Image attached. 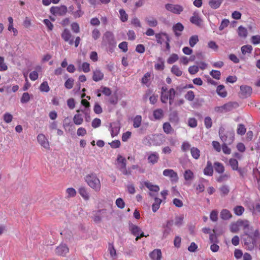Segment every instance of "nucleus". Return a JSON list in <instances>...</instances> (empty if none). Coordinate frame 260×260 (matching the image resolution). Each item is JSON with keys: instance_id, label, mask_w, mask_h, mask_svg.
<instances>
[{"instance_id": "nucleus-25", "label": "nucleus", "mask_w": 260, "mask_h": 260, "mask_svg": "<svg viewBox=\"0 0 260 260\" xmlns=\"http://www.w3.org/2000/svg\"><path fill=\"white\" fill-rule=\"evenodd\" d=\"M216 92L218 95L222 98H225L227 95V92L225 89L224 86L220 85L216 88Z\"/></svg>"}, {"instance_id": "nucleus-18", "label": "nucleus", "mask_w": 260, "mask_h": 260, "mask_svg": "<svg viewBox=\"0 0 260 260\" xmlns=\"http://www.w3.org/2000/svg\"><path fill=\"white\" fill-rule=\"evenodd\" d=\"M161 252L159 249H155L149 253V256L152 260H161Z\"/></svg>"}, {"instance_id": "nucleus-55", "label": "nucleus", "mask_w": 260, "mask_h": 260, "mask_svg": "<svg viewBox=\"0 0 260 260\" xmlns=\"http://www.w3.org/2000/svg\"><path fill=\"white\" fill-rule=\"evenodd\" d=\"M40 90L43 92H47L49 91L50 88L46 81L43 82L40 86Z\"/></svg>"}, {"instance_id": "nucleus-43", "label": "nucleus", "mask_w": 260, "mask_h": 260, "mask_svg": "<svg viewBox=\"0 0 260 260\" xmlns=\"http://www.w3.org/2000/svg\"><path fill=\"white\" fill-rule=\"evenodd\" d=\"M219 189L222 196H226L230 192L229 187L226 185H222Z\"/></svg>"}, {"instance_id": "nucleus-61", "label": "nucleus", "mask_w": 260, "mask_h": 260, "mask_svg": "<svg viewBox=\"0 0 260 260\" xmlns=\"http://www.w3.org/2000/svg\"><path fill=\"white\" fill-rule=\"evenodd\" d=\"M197 120L194 118H189L188 120V125L190 127H196L197 126Z\"/></svg>"}, {"instance_id": "nucleus-54", "label": "nucleus", "mask_w": 260, "mask_h": 260, "mask_svg": "<svg viewBox=\"0 0 260 260\" xmlns=\"http://www.w3.org/2000/svg\"><path fill=\"white\" fill-rule=\"evenodd\" d=\"M74 80L73 78H69L64 83V86L68 89H71L74 85Z\"/></svg>"}, {"instance_id": "nucleus-36", "label": "nucleus", "mask_w": 260, "mask_h": 260, "mask_svg": "<svg viewBox=\"0 0 260 260\" xmlns=\"http://www.w3.org/2000/svg\"><path fill=\"white\" fill-rule=\"evenodd\" d=\"M145 20L148 25L151 27H155L158 24L157 20L152 17H147Z\"/></svg>"}, {"instance_id": "nucleus-14", "label": "nucleus", "mask_w": 260, "mask_h": 260, "mask_svg": "<svg viewBox=\"0 0 260 260\" xmlns=\"http://www.w3.org/2000/svg\"><path fill=\"white\" fill-rule=\"evenodd\" d=\"M173 224V220H168L167 222L166 225H163L162 228L164 229L162 232V237L164 238H166L171 232V227Z\"/></svg>"}, {"instance_id": "nucleus-29", "label": "nucleus", "mask_w": 260, "mask_h": 260, "mask_svg": "<svg viewBox=\"0 0 260 260\" xmlns=\"http://www.w3.org/2000/svg\"><path fill=\"white\" fill-rule=\"evenodd\" d=\"M79 193L85 200H88L89 196L87 189L84 187H81L79 189Z\"/></svg>"}, {"instance_id": "nucleus-30", "label": "nucleus", "mask_w": 260, "mask_h": 260, "mask_svg": "<svg viewBox=\"0 0 260 260\" xmlns=\"http://www.w3.org/2000/svg\"><path fill=\"white\" fill-rule=\"evenodd\" d=\"M129 229L132 233L134 236L139 235L142 233L141 229L139 226L134 224L131 225L129 226Z\"/></svg>"}, {"instance_id": "nucleus-53", "label": "nucleus", "mask_w": 260, "mask_h": 260, "mask_svg": "<svg viewBox=\"0 0 260 260\" xmlns=\"http://www.w3.org/2000/svg\"><path fill=\"white\" fill-rule=\"evenodd\" d=\"M120 19L122 22H125L127 20L128 15L123 9L119 10Z\"/></svg>"}, {"instance_id": "nucleus-13", "label": "nucleus", "mask_w": 260, "mask_h": 260, "mask_svg": "<svg viewBox=\"0 0 260 260\" xmlns=\"http://www.w3.org/2000/svg\"><path fill=\"white\" fill-rule=\"evenodd\" d=\"M151 143L153 145L159 146L162 144L164 141V137L161 135H155L150 139Z\"/></svg>"}, {"instance_id": "nucleus-45", "label": "nucleus", "mask_w": 260, "mask_h": 260, "mask_svg": "<svg viewBox=\"0 0 260 260\" xmlns=\"http://www.w3.org/2000/svg\"><path fill=\"white\" fill-rule=\"evenodd\" d=\"M199 37L197 35L192 36L189 40V44L190 47H193L195 45L199 42Z\"/></svg>"}, {"instance_id": "nucleus-32", "label": "nucleus", "mask_w": 260, "mask_h": 260, "mask_svg": "<svg viewBox=\"0 0 260 260\" xmlns=\"http://www.w3.org/2000/svg\"><path fill=\"white\" fill-rule=\"evenodd\" d=\"M214 168L215 171L219 174H222L224 171V167L220 162H215L214 164Z\"/></svg>"}, {"instance_id": "nucleus-51", "label": "nucleus", "mask_w": 260, "mask_h": 260, "mask_svg": "<svg viewBox=\"0 0 260 260\" xmlns=\"http://www.w3.org/2000/svg\"><path fill=\"white\" fill-rule=\"evenodd\" d=\"M244 211V208L241 206H237L234 208L235 214L238 216L241 215Z\"/></svg>"}, {"instance_id": "nucleus-10", "label": "nucleus", "mask_w": 260, "mask_h": 260, "mask_svg": "<svg viewBox=\"0 0 260 260\" xmlns=\"http://www.w3.org/2000/svg\"><path fill=\"white\" fill-rule=\"evenodd\" d=\"M107 214V210L103 209L95 211L93 213V219L95 222H100L103 217H104Z\"/></svg>"}, {"instance_id": "nucleus-33", "label": "nucleus", "mask_w": 260, "mask_h": 260, "mask_svg": "<svg viewBox=\"0 0 260 260\" xmlns=\"http://www.w3.org/2000/svg\"><path fill=\"white\" fill-rule=\"evenodd\" d=\"M223 0H210L209 4L214 9L218 8L222 3Z\"/></svg>"}, {"instance_id": "nucleus-57", "label": "nucleus", "mask_w": 260, "mask_h": 260, "mask_svg": "<svg viewBox=\"0 0 260 260\" xmlns=\"http://www.w3.org/2000/svg\"><path fill=\"white\" fill-rule=\"evenodd\" d=\"M151 77V73H146L142 78V83L147 85Z\"/></svg>"}, {"instance_id": "nucleus-63", "label": "nucleus", "mask_w": 260, "mask_h": 260, "mask_svg": "<svg viewBox=\"0 0 260 260\" xmlns=\"http://www.w3.org/2000/svg\"><path fill=\"white\" fill-rule=\"evenodd\" d=\"M13 116L9 113H6L4 115V120L5 122L9 123L12 121Z\"/></svg>"}, {"instance_id": "nucleus-49", "label": "nucleus", "mask_w": 260, "mask_h": 260, "mask_svg": "<svg viewBox=\"0 0 260 260\" xmlns=\"http://www.w3.org/2000/svg\"><path fill=\"white\" fill-rule=\"evenodd\" d=\"M163 129L165 133L167 134L171 133L173 128L169 122H165L163 124Z\"/></svg>"}, {"instance_id": "nucleus-42", "label": "nucleus", "mask_w": 260, "mask_h": 260, "mask_svg": "<svg viewBox=\"0 0 260 260\" xmlns=\"http://www.w3.org/2000/svg\"><path fill=\"white\" fill-rule=\"evenodd\" d=\"M142 122V116L140 115H137L133 120V126L135 128H138L140 126Z\"/></svg>"}, {"instance_id": "nucleus-5", "label": "nucleus", "mask_w": 260, "mask_h": 260, "mask_svg": "<svg viewBox=\"0 0 260 260\" xmlns=\"http://www.w3.org/2000/svg\"><path fill=\"white\" fill-rule=\"evenodd\" d=\"M164 176L170 178L171 181L173 183H177L178 181L179 177L178 174L172 169H165L162 172Z\"/></svg>"}, {"instance_id": "nucleus-62", "label": "nucleus", "mask_w": 260, "mask_h": 260, "mask_svg": "<svg viewBox=\"0 0 260 260\" xmlns=\"http://www.w3.org/2000/svg\"><path fill=\"white\" fill-rule=\"evenodd\" d=\"M253 173L254 177L257 180V182L258 184L260 183V167L258 169H254L253 170Z\"/></svg>"}, {"instance_id": "nucleus-11", "label": "nucleus", "mask_w": 260, "mask_h": 260, "mask_svg": "<svg viewBox=\"0 0 260 260\" xmlns=\"http://www.w3.org/2000/svg\"><path fill=\"white\" fill-rule=\"evenodd\" d=\"M61 37L65 42H69L70 45H73L74 39L70 30L68 29H64L61 34Z\"/></svg>"}, {"instance_id": "nucleus-39", "label": "nucleus", "mask_w": 260, "mask_h": 260, "mask_svg": "<svg viewBox=\"0 0 260 260\" xmlns=\"http://www.w3.org/2000/svg\"><path fill=\"white\" fill-rule=\"evenodd\" d=\"M220 217L224 220H227L232 217V215L229 210L226 209H223L220 213Z\"/></svg>"}, {"instance_id": "nucleus-41", "label": "nucleus", "mask_w": 260, "mask_h": 260, "mask_svg": "<svg viewBox=\"0 0 260 260\" xmlns=\"http://www.w3.org/2000/svg\"><path fill=\"white\" fill-rule=\"evenodd\" d=\"M241 50L243 55H245L247 53L250 54L252 50V47L250 45H244L241 47Z\"/></svg>"}, {"instance_id": "nucleus-27", "label": "nucleus", "mask_w": 260, "mask_h": 260, "mask_svg": "<svg viewBox=\"0 0 260 260\" xmlns=\"http://www.w3.org/2000/svg\"><path fill=\"white\" fill-rule=\"evenodd\" d=\"M190 21L192 23H193L197 26H200L201 24V23H202L201 19L199 17L198 15L196 13H194L193 16L190 17Z\"/></svg>"}, {"instance_id": "nucleus-44", "label": "nucleus", "mask_w": 260, "mask_h": 260, "mask_svg": "<svg viewBox=\"0 0 260 260\" xmlns=\"http://www.w3.org/2000/svg\"><path fill=\"white\" fill-rule=\"evenodd\" d=\"M230 177V175L228 173L221 174L219 175L217 178L216 180L218 182H222L227 181Z\"/></svg>"}, {"instance_id": "nucleus-8", "label": "nucleus", "mask_w": 260, "mask_h": 260, "mask_svg": "<svg viewBox=\"0 0 260 260\" xmlns=\"http://www.w3.org/2000/svg\"><path fill=\"white\" fill-rule=\"evenodd\" d=\"M69 252V249L66 244L61 243L55 249V253L59 256H65Z\"/></svg>"}, {"instance_id": "nucleus-64", "label": "nucleus", "mask_w": 260, "mask_h": 260, "mask_svg": "<svg viewBox=\"0 0 260 260\" xmlns=\"http://www.w3.org/2000/svg\"><path fill=\"white\" fill-rule=\"evenodd\" d=\"M185 98L189 101H193L194 98V92L191 90L188 91L185 94Z\"/></svg>"}, {"instance_id": "nucleus-28", "label": "nucleus", "mask_w": 260, "mask_h": 260, "mask_svg": "<svg viewBox=\"0 0 260 260\" xmlns=\"http://www.w3.org/2000/svg\"><path fill=\"white\" fill-rule=\"evenodd\" d=\"M183 176L186 181H191L194 178V174L190 170H187L184 172Z\"/></svg>"}, {"instance_id": "nucleus-22", "label": "nucleus", "mask_w": 260, "mask_h": 260, "mask_svg": "<svg viewBox=\"0 0 260 260\" xmlns=\"http://www.w3.org/2000/svg\"><path fill=\"white\" fill-rule=\"evenodd\" d=\"M183 25L179 22L176 23L173 26V30L177 37H179L181 35V32L183 31Z\"/></svg>"}, {"instance_id": "nucleus-6", "label": "nucleus", "mask_w": 260, "mask_h": 260, "mask_svg": "<svg viewBox=\"0 0 260 260\" xmlns=\"http://www.w3.org/2000/svg\"><path fill=\"white\" fill-rule=\"evenodd\" d=\"M39 144L46 150L50 149V144L47 137L43 134H39L37 137Z\"/></svg>"}, {"instance_id": "nucleus-56", "label": "nucleus", "mask_w": 260, "mask_h": 260, "mask_svg": "<svg viewBox=\"0 0 260 260\" xmlns=\"http://www.w3.org/2000/svg\"><path fill=\"white\" fill-rule=\"evenodd\" d=\"M210 75L214 78L219 80L220 78L221 73L219 71L212 70L210 73Z\"/></svg>"}, {"instance_id": "nucleus-7", "label": "nucleus", "mask_w": 260, "mask_h": 260, "mask_svg": "<svg viewBox=\"0 0 260 260\" xmlns=\"http://www.w3.org/2000/svg\"><path fill=\"white\" fill-rule=\"evenodd\" d=\"M103 41L107 42L109 45L115 46L116 42L115 41L114 34L110 31H106L103 37Z\"/></svg>"}, {"instance_id": "nucleus-19", "label": "nucleus", "mask_w": 260, "mask_h": 260, "mask_svg": "<svg viewBox=\"0 0 260 260\" xmlns=\"http://www.w3.org/2000/svg\"><path fill=\"white\" fill-rule=\"evenodd\" d=\"M239 225L242 226L244 231V234L247 236H250V230L252 231V228L249 226V222L247 220L239 222Z\"/></svg>"}, {"instance_id": "nucleus-1", "label": "nucleus", "mask_w": 260, "mask_h": 260, "mask_svg": "<svg viewBox=\"0 0 260 260\" xmlns=\"http://www.w3.org/2000/svg\"><path fill=\"white\" fill-rule=\"evenodd\" d=\"M85 180L89 186L95 191L98 192L101 190V182L95 173L87 175L85 177Z\"/></svg>"}, {"instance_id": "nucleus-16", "label": "nucleus", "mask_w": 260, "mask_h": 260, "mask_svg": "<svg viewBox=\"0 0 260 260\" xmlns=\"http://www.w3.org/2000/svg\"><path fill=\"white\" fill-rule=\"evenodd\" d=\"M104 73L99 69H96L93 72L92 79L95 82L101 81L104 78Z\"/></svg>"}, {"instance_id": "nucleus-15", "label": "nucleus", "mask_w": 260, "mask_h": 260, "mask_svg": "<svg viewBox=\"0 0 260 260\" xmlns=\"http://www.w3.org/2000/svg\"><path fill=\"white\" fill-rule=\"evenodd\" d=\"M159 156V154L156 152H150L149 153V155L148 156V160L149 163L154 165L155 164L158 162Z\"/></svg>"}, {"instance_id": "nucleus-24", "label": "nucleus", "mask_w": 260, "mask_h": 260, "mask_svg": "<svg viewBox=\"0 0 260 260\" xmlns=\"http://www.w3.org/2000/svg\"><path fill=\"white\" fill-rule=\"evenodd\" d=\"M224 112L231 111L238 106L236 102H229L223 105Z\"/></svg>"}, {"instance_id": "nucleus-40", "label": "nucleus", "mask_w": 260, "mask_h": 260, "mask_svg": "<svg viewBox=\"0 0 260 260\" xmlns=\"http://www.w3.org/2000/svg\"><path fill=\"white\" fill-rule=\"evenodd\" d=\"M171 72L177 77H180L182 74V71L176 65H174L171 68Z\"/></svg>"}, {"instance_id": "nucleus-60", "label": "nucleus", "mask_w": 260, "mask_h": 260, "mask_svg": "<svg viewBox=\"0 0 260 260\" xmlns=\"http://www.w3.org/2000/svg\"><path fill=\"white\" fill-rule=\"evenodd\" d=\"M115 204L117 207L120 209H123L125 206L124 201L120 198L116 199Z\"/></svg>"}, {"instance_id": "nucleus-20", "label": "nucleus", "mask_w": 260, "mask_h": 260, "mask_svg": "<svg viewBox=\"0 0 260 260\" xmlns=\"http://www.w3.org/2000/svg\"><path fill=\"white\" fill-rule=\"evenodd\" d=\"M77 5L78 6V10L74 12L73 16L75 18H79L82 16L84 12L81 10V6L80 3H83V0H76Z\"/></svg>"}, {"instance_id": "nucleus-35", "label": "nucleus", "mask_w": 260, "mask_h": 260, "mask_svg": "<svg viewBox=\"0 0 260 260\" xmlns=\"http://www.w3.org/2000/svg\"><path fill=\"white\" fill-rule=\"evenodd\" d=\"M161 200L157 198H155L154 202L152 204V209L153 212H156L159 208Z\"/></svg>"}, {"instance_id": "nucleus-9", "label": "nucleus", "mask_w": 260, "mask_h": 260, "mask_svg": "<svg viewBox=\"0 0 260 260\" xmlns=\"http://www.w3.org/2000/svg\"><path fill=\"white\" fill-rule=\"evenodd\" d=\"M252 89L251 87L247 85H241L240 86V95L243 99L250 96L252 93Z\"/></svg>"}, {"instance_id": "nucleus-26", "label": "nucleus", "mask_w": 260, "mask_h": 260, "mask_svg": "<svg viewBox=\"0 0 260 260\" xmlns=\"http://www.w3.org/2000/svg\"><path fill=\"white\" fill-rule=\"evenodd\" d=\"M252 240V245H251V248H253L256 242V239L259 238L260 233L258 230H256L253 235H252L250 232V236H248Z\"/></svg>"}, {"instance_id": "nucleus-12", "label": "nucleus", "mask_w": 260, "mask_h": 260, "mask_svg": "<svg viewBox=\"0 0 260 260\" xmlns=\"http://www.w3.org/2000/svg\"><path fill=\"white\" fill-rule=\"evenodd\" d=\"M51 12L55 15H63L67 12V8L64 6H62L60 7L52 8L51 9Z\"/></svg>"}, {"instance_id": "nucleus-46", "label": "nucleus", "mask_w": 260, "mask_h": 260, "mask_svg": "<svg viewBox=\"0 0 260 260\" xmlns=\"http://www.w3.org/2000/svg\"><path fill=\"white\" fill-rule=\"evenodd\" d=\"M145 185L151 191L158 192L159 190L158 186L153 185L149 182H145Z\"/></svg>"}, {"instance_id": "nucleus-2", "label": "nucleus", "mask_w": 260, "mask_h": 260, "mask_svg": "<svg viewBox=\"0 0 260 260\" xmlns=\"http://www.w3.org/2000/svg\"><path fill=\"white\" fill-rule=\"evenodd\" d=\"M219 136L221 140L224 144H231L234 140V133L231 131L225 132L223 127L219 129Z\"/></svg>"}, {"instance_id": "nucleus-21", "label": "nucleus", "mask_w": 260, "mask_h": 260, "mask_svg": "<svg viewBox=\"0 0 260 260\" xmlns=\"http://www.w3.org/2000/svg\"><path fill=\"white\" fill-rule=\"evenodd\" d=\"M204 173L205 175L211 176L213 174V169L212 162L210 161H208L207 166L204 170Z\"/></svg>"}, {"instance_id": "nucleus-59", "label": "nucleus", "mask_w": 260, "mask_h": 260, "mask_svg": "<svg viewBox=\"0 0 260 260\" xmlns=\"http://www.w3.org/2000/svg\"><path fill=\"white\" fill-rule=\"evenodd\" d=\"M246 132L245 126L242 124H239L238 125L237 134L240 135H243Z\"/></svg>"}, {"instance_id": "nucleus-23", "label": "nucleus", "mask_w": 260, "mask_h": 260, "mask_svg": "<svg viewBox=\"0 0 260 260\" xmlns=\"http://www.w3.org/2000/svg\"><path fill=\"white\" fill-rule=\"evenodd\" d=\"M155 36L157 43L159 44H162V41L164 40V38L167 39V37H169V35L166 32H160L159 33L155 34Z\"/></svg>"}, {"instance_id": "nucleus-47", "label": "nucleus", "mask_w": 260, "mask_h": 260, "mask_svg": "<svg viewBox=\"0 0 260 260\" xmlns=\"http://www.w3.org/2000/svg\"><path fill=\"white\" fill-rule=\"evenodd\" d=\"M179 117L177 112L174 111L170 115V120L172 122L178 123L179 121Z\"/></svg>"}, {"instance_id": "nucleus-58", "label": "nucleus", "mask_w": 260, "mask_h": 260, "mask_svg": "<svg viewBox=\"0 0 260 260\" xmlns=\"http://www.w3.org/2000/svg\"><path fill=\"white\" fill-rule=\"evenodd\" d=\"M230 165L233 170H238V161L235 158H231L229 161Z\"/></svg>"}, {"instance_id": "nucleus-31", "label": "nucleus", "mask_w": 260, "mask_h": 260, "mask_svg": "<svg viewBox=\"0 0 260 260\" xmlns=\"http://www.w3.org/2000/svg\"><path fill=\"white\" fill-rule=\"evenodd\" d=\"M153 115L155 120L160 119L163 117L164 111L161 109H157L153 111Z\"/></svg>"}, {"instance_id": "nucleus-37", "label": "nucleus", "mask_w": 260, "mask_h": 260, "mask_svg": "<svg viewBox=\"0 0 260 260\" xmlns=\"http://www.w3.org/2000/svg\"><path fill=\"white\" fill-rule=\"evenodd\" d=\"M190 153L193 158L196 159L199 158L200 156V151L198 148L196 147H192L190 148Z\"/></svg>"}, {"instance_id": "nucleus-3", "label": "nucleus", "mask_w": 260, "mask_h": 260, "mask_svg": "<svg viewBox=\"0 0 260 260\" xmlns=\"http://www.w3.org/2000/svg\"><path fill=\"white\" fill-rule=\"evenodd\" d=\"M117 167L122 174L125 175H130L131 172L126 170L125 158L121 155H119L117 157Z\"/></svg>"}, {"instance_id": "nucleus-38", "label": "nucleus", "mask_w": 260, "mask_h": 260, "mask_svg": "<svg viewBox=\"0 0 260 260\" xmlns=\"http://www.w3.org/2000/svg\"><path fill=\"white\" fill-rule=\"evenodd\" d=\"M108 250L111 257L115 259L116 257V252L112 243H109Z\"/></svg>"}, {"instance_id": "nucleus-48", "label": "nucleus", "mask_w": 260, "mask_h": 260, "mask_svg": "<svg viewBox=\"0 0 260 260\" xmlns=\"http://www.w3.org/2000/svg\"><path fill=\"white\" fill-rule=\"evenodd\" d=\"M179 59V57L177 54L173 53L171 54L167 59V62L169 64H172L175 62Z\"/></svg>"}, {"instance_id": "nucleus-34", "label": "nucleus", "mask_w": 260, "mask_h": 260, "mask_svg": "<svg viewBox=\"0 0 260 260\" xmlns=\"http://www.w3.org/2000/svg\"><path fill=\"white\" fill-rule=\"evenodd\" d=\"M74 123L76 125H81L83 122V118L81 114H76L73 117Z\"/></svg>"}, {"instance_id": "nucleus-52", "label": "nucleus", "mask_w": 260, "mask_h": 260, "mask_svg": "<svg viewBox=\"0 0 260 260\" xmlns=\"http://www.w3.org/2000/svg\"><path fill=\"white\" fill-rule=\"evenodd\" d=\"M66 193L67 194V198H68L74 197L76 195V190L72 187L67 188Z\"/></svg>"}, {"instance_id": "nucleus-17", "label": "nucleus", "mask_w": 260, "mask_h": 260, "mask_svg": "<svg viewBox=\"0 0 260 260\" xmlns=\"http://www.w3.org/2000/svg\"><path fill=\"white\" fill-rule=\"evenodd\" d=\"M120 125L119 123H113L110 126L111 135L112 138L118 135L120 131Z\"/></svg>"}, {"instance_id": "nucleus-4", "label": "nucleus", "mask_w": 260, "mask_h": 260, "mask_svg": "<svg viewBox=\"0 0 260 260\" xmlns=\"http://www.w3.org/2000/svg\"><path fill=\"white\" fill-rule=\"evenodd\" d=\"M165 8L167 11L177 15L180 14L184 10L182 6L173 4H166Z\"/></svg>"}, {"instance_id": "nucleus-50", "label": "nucleus", "mask_w": 260, "mask_h": 260, "mask_svg": "<svg viewBox=\"0 0 260 260\" xmlns=\"http://www.w3.org/2000/svg\"><path fill=\"white\" fill-rule=\"evenodd\" d=\"M238 35L241 37L245 38L247 35V31L246 28L240 26L238 28Z\"/></svg>"}]
</instances>
